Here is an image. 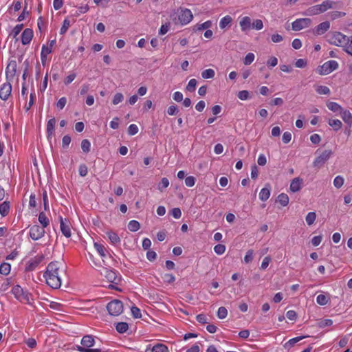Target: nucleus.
I'll list each match as a JSON object with an SVG mask.
<instances>
[{"label":"nucleus","instance_id":"1","mask_svg":"<svg viewBox=\"0 0 352 352\" xmlns=\"http://www.w3.org/2000/svg\"><path fill=\"white\" fill-rule=\"evenodd\" d=\"M59 267L57 261L50 263L43 274L46 283L53 289H58L61 285V280L59 276Z\"/></svg>","mask_w":352,"mask_h":352},{"label":"nucleus","instance_id":"2","mask_svg":"<svg viewBox=\"0 0 352 352\" xmlns=\"http://www.w3.org/2000/svg\"><path fill=\"white\" fill-rule=\"evenodd\" d=\"M319 152L320 149H318L316 153L318 154V155L313 162V167L315 168L316 170H318L323 167L325 163L329 160V158L333 155V152L330 149L324 150L321 153Z\"/></svg>","mask_w":352,"mask_h":352},{"label":"nucleus","instance_id":"3","mask_svg":"<svg viewBox=\"0 0 352 352\" xmlns=\"http://www.w3.org/2000/svg\"><path fill=\"white\" fill-rule=\"evenodd\" d=\"M12 293L14 297L21 302H25L31 305L33 300L32 294L28 291H24L20 285H15L12 289Z\"/></svg>","mask_w":352,"mask_h":352},{"label":"nucleus","instance_id":"4","mask_svg":"<svg viewBox=\"0 0 352 352\" xmlns=\"http://www.w3.org/2000/svg\"><path fill=\"white\" fill-rule=\"evenodd\" d=\"M338 67L337 61L331 60L325 62L322 65L316 69V72L320 75H327L336 70Z\"/></svg>","mask_w":352,"mask_h":352},{"label":"nucleus","instance_id":"5","mask_svg":"<svg viewBox=\"0 0 352 352\" xmlns=\"http://www.w3.org/2000/svg\"><path fill=\"white\" fill-rule=\"evenodd\" d=\"M109 314L113 316H118L123 312V304L120 300H113L107 305Z\"/></svg>","mask_w":352,"mask_h":352},{"label":"nucleus","instance_id":"6","mask_svg":"<svg viewBox=\"0 0 352 352\" xmlns=\"http://www.w3.org/2000/svg\"><path fill=\"white\" fill-rule=\"evenodd\" d=\"M328 41L337 46L343 47L346 43V36L339 32H331L327 35Z\"/></svg>","mask_w":352,"mask_h":352},{"label":"nucleus","instance_id":"7","mask_svg":"<svg viewBox=\"0 0 352 352\" xmlns=\"http://www.w3.org/2000/svg\"><path fill=\"white\" fill-rule=\"evenodd\" d=\"M45 232V229L38 225H34L30 228V236L34 241L42 238Z\"/></svg>","mask_w":352,"mask_h":352},{"label":"nucleus","instance_id":"8","mask_svg":"<svg viewBox=\"0 0 352 352\" xmlns=\"http://www.w3.org/2000/svg\"><path fill=\"white\" fill-rule=\"evenodd\" d=\"M17 64L16 60H10L6 69V79L8 81L12 80L16 72Z\"/></svg>","mask_w":352,"mask_h":352},{"label":"nucleus","instance_id":"9","mask_svg":"<svg viewBox=\"0 0 352 352\" xmlns=\"http://www.w3.org/2000/svg\"><path fill=\"white\" fill-rule=\"evenodd\" d=\"M193 18L192 12L189 9L182 10L178 15V19L182 25H186L190 23Z\"/></svg>","mask_w":352,"mask_h":352},{"label":"nucleus","instance_id":"10","mask_svg":"<svg viewBox=\"0 0 352 352\" xmlns=\"http://www.w3.org/2000/svg\"><path fill=\"white\" fill-rule=\"evenodd\" d=\"M44 256L43 254L37 255L34 258L30 259L25 267V272H32L43 261Z\"/></svg>","mask_w":352,"mask_h":352},{"label":"nucleus","instance_id":"11","mask_svg":"<svg viewBox=\"0 0 352 352\" xmlns=\"http://www.w3.org/2000/svg\"><path fill=\"white\" fill-rule=\"evenodd\" d=\"M100 274L104 276L109 283L118 284L117 280H119V278H118L116 272L106 267H102L100 270Z\"/></svg>","mask_w":352,"mask_h":352},{"label":"nucleus","instance_id":"12","mask_svg":"<svg viewBox=\"0 0 352 352\" xmlns=\"http://www.w3.org/2000/svg\"><path fill=\"white\" fill-rule=\"evenodd\" d=\"M12 91V85L10 81L3 83L0 87V98L6 100L10 96Z\"/></svg>","mask_w":352,"mask_h":352},{"label":"nucleus","instance_id":"13","mask_svg":"<svg viewBox=\"0 0 352 352\" xmlns=\"http://www.w3.org/2000/svg\"><path fill=\"white\" fill-rule=\"evenodd\" d=\"M330 28V23L329 21H324L317 25L313 30L312 32L315 35H322L325 33Z\"/></svg>","mask_w":352,"mask_h":352},{"label":"nucleus","instance_id":"14","mask_svg":"<svg viewBox=\"0 0 352 352\" xmlns=\"http://www.w3.org/2000/svg\"><path fill=\"white\" fill-rule=\"evenodd\" d=\"M33 38V30L30 28H26L21 34L22 44L26 45L29 44Z\"/></svg>","mask_w":352,"mask_h":352},{"label":"nucleus","instance_id":"15","mask_svg":"<svg viewBox=\"0 0 352 352\" xmlns=\"http://www.w3.org/2000/svg\"><path fill=\"white\" fill-rule=\"evenodd\" d=\"M308 24V19H298L292 23V29L295 31L300 30Z\"/></svg>","mask_w":352,"mask_h":352},{"label":"nucleus","instance_id":"16","mask_svg":"<svg viewBox=\"0 0 352 352\" xmlns=\"http://www.w3.org/2000/svg\"><path fill=\"white\" fill-rule=\"evenodd\" d=\"M81 344L87 349L91 348L95 344V340L92 335L84 336L81 340Z\"/></svg>","mask_w":352,"mask_h":352},{"label":"nucleus","instance_id":"17","mask_svg":"<svg viewBox=\"0 0 352 352\" xmlns=\"http://www.w3.org/2000/svg\"><path fill=\"white\" fill-rule=\"evenodd\" d=\"M270 196V184H266L265 187L262 188L259 192V199L263 201H267Z\"/></svg>","mask_w":352,"mask_h":352},{"label":"nucleus","instance_id":"18","mask_svg":"<svg viewBox=\"0 0 352 352\" xmlns=\"http://www.w3.org/2000/svg\"><path fill=\"white\" fill-rule=\"evenodd\" d=\"M60 230L62 232V234L67 238H69L71 236V230L69 225L65 223L62 217H60Z\"/></svg>","mask_w":352,"mask_h":352},{"label":"nucleus","instance_id":"19","mask_svg":"<svg viewBox=\"0 0 352 352\" xmlns=\"http://www.w3.org/2000/svg\"><path fill=\"white\" fill-rule=\"evenodd\" d=\"M56 124V119L54 118L48 120L47 124L46 133L47 138H50L54 132V126Z\"/></svg>","mask_w":352,"mask_h":352},{"label":"nucleus","instance_id":"20","mask_svg":"<svg viewBox=\"0 0 352 352\" xmlns=\"http://www.w3.org/2000/svg\"><path fill=\"white\" fill-rule=\"evenodd\" d=\"M342 120L345 123L351 126L352 124V114L349 111L342 110L340 112Z\"/></svg>","mask_w":352,"mask_h":352},{"label":"nucleus","instance_id":"21","mask_svg":"<svg viewBox=\"0 0 352 352\" xmlns=\"http://www.w3.org/2000/svg\"><path fill=\"white\" fill-rule=\"evenodd\" d=\"M301 182L302 179L299 177L294 178L291 182L290 190L294 192L298 191L301 188Z\"/></svg>","mask_w":352,"mask_h":352},{"label":"nucleus","instance_id":"22","mask_svg":"<svg viewBox=\"0 0 352 352\" xmlns=\"http://www.w3.org/2000/svg\"><path fill=\"white\" fill-rule=\"evenodd\" d=\"M240 26L242 31L249 30L251 27V19L249 16H244L240 21Z\"/></svg>","mask_w":352,"mask_h":352},{"label":"nucleus","instance_id":"23","mask_svg":"<svg viewBox=\"0 0 352 352\" xmlns=\"http://www.w3.org/2000/svg\"><path fill=\"white\" fill-rule=\"evenodd\" d=\"M330 300L329 294H319L316 298V302L320 305H326Z\"/></svg>","mask_w":352,"mask_h":352},{"label":"nucleus","instance_id":"24","mask_svg":"<svg viewBox=\"0 0 352 352\" xmlns=\"http://www.w3.org/2000/svg\"><path fill=\"white\" fill-rule=\"evenodd\" d=\"M316 91L320 95H329L331 91L329 88L327 86L323 85H314Z\"/></svg>","mask_w":352,"mask_h":352},{"label":"nucleus","instance_id":"25","mask_svg":"<svg viewBox=\"0 0 352 352\" xmlns=\"http://www.w3.org/2000/svg\"><path fill=\"white\" fill-rule=\"evenodd\" d=\"M10 211V202L4 201L0 204V214L2 217H6Z\"/></svg>","mask_w":352,"mask_h":352},{"label":"nucleus","instance_id":"26","mask_svg":"<svg viewBox=\"0 0 352 352\" xmlns=\"http://www.w3.org/2000/svg\"><path fill=\"white\" fill-rule=\"evenodd\" d=\"M345 42L343 49L346 53L352 56V35L347 36Z\"/></svg>","mask_w":352,"mask_h":352},{"label":"nucleus","instance_id":"27","mask_svg":"<svg viewBox=\"0 0 352 352\" xmlns=\"http://www.w3.org/2000/svg\"><path fill=\"white\" fill-rule=\"evenodd\" d=\"M38 221L43 228L47 227L50 224L49 219L47 217L44 212H41L38 215Z\"/></svg>","mask_w":352,"mask_h":352},{"label":"nucleus","instance_id":"28","mask_svg":"<svg viewBox=\"0 0 352 352\" xmlns=\"http://www.w3.org/2000/svg\"><path fill=\"white\" fill-rule=\"evenodd\" d=\"M107 234L112 244L116 245L120 242V239L116 232H114L113 231H109V232H107Z\"/></svg>","mask_w":352,"mask_h":352},{"label":"nucleus","instance_id":"29","mask_svg":"<svg viewBox=\"0 0 352 352\" xmlns=\"http://www.w3.org/2000/svg\"><path fill=\"white\" fill-rule=\"evenodd\" d=\"M232 21V17L230 15H226L221 19L219 22V27L221 29H224L230 25Z\"/></svg>","mask_w":352,"mask_h":352},{"label":"nucleus","instance_id":"30","mask_svg":"<svg viewBox=\"0 0 352 352\" xmlns=\"http://www.w3.org/2000/svg\"><path fill=\"white\" fill-rule=\"evenodd\" d=\"M116 329L118 333H124L128 330L129 324L125 322H120L116 324Z\"/></svg>","mask_w":352,"mask_h":352},{"label":"nucleus","instance_id":"31","mask_svg":"<svg viewBox=\"0 0 352 352\" xmlns=\"http://www.w3.org/2000/svg\"><path fill=\"white\" fill-rule=\"evenodd\" d=\"M328 123L333 129L334 131L340 130L342 126V122L338 119H330Z\"/></svg>","mask_w":352,"mask_h":352},{"label":"nucleus","instance_id":"32","mask_svg":"<svg viewBox=\"0 0 352 352\" xmlns=\"http://www.w3.org/2000/svg\"><path fill=\"white\" fill-rule=\"evenodd\" d=\"M307 336H299V337H296V338H292L290 339L288 342H287L285 344H284V347L285 349H290L291 347H292L296 343H297L298 342H299L300 340H301L303 338H307Z\"/></svg>","mask_w":352,"mask_h":352},{"label":"nucleus","instance_id":"33","mask_svg":"<svg viewBox=\"0 0 352 352\" xmlns=\"http://www.w3.org/2000/svg\"><path fill=\"white\" fill-rule=\"evenodd\" d=\"M327 107H328L329 109H330L331 111H332L333 112H341V111L342 110V107L338 104L337 102H329L327 103Z\"/></svg>","mask_w":352,"mask_h":352},{"label":"nucleus","instance_id":"34","mask_svg":"<svg viewBox=\"0 0 352 352\" xmlns=\"http://www.w3.org/2000/svg\"><path fill=\"white\" fill-rule=\"evenodd\" d=\"M334 3H335L333 1L326 0V1H324L321 4H319L320 9L321 10V13L325 12L326 10H327L329 8H332L333 4H334Z\"/></svg>","mask_w":352,"mask_h":352},{"label":"nucleus","instance_id":"35","mask_svg":"<svg viewBox=\"0 0 352 352\" xmlns=\"http://www.w3.org/2000/svg\"><path fill=\"white\" fill-rule=\"evenodd\" d=\"M333 320L331 319H321L319 320H317L316 323V326L320 327V328H324L326 327H329L332 325Z\"/></svg>","mask_w":352,"mask_h":352},{"label":"nucleus","instance_id":"36","mask_svg":"<svg viewBox=\"0 0 352 352\" xmlns=\"http://www.w3.org/2000/svg\"><path fill=\"white\" fill-rule=\"evenodd\" d=\"M277 201L283 206H286L289 203V197L285 193H281L278 196Z\"/></svg>","mask_w":352,"mask_h":352},{"label":"nucleus","instance_id":"37","mask_svg":"<svg viewBox=\"0 0 352 352\" xmlns=\"http://www.w3.org/2000/svg\"><path fill=\"white\" fill-rule=\"evenodd\" d=\"M140 228V224L138 221L131 220L128 224V229L131 232H136Z\"/></svg>","mask_w":352,"mask_h":352},{"label":"nucleus","instance_id":"38","mask_svg":"<svg viewBox=\"0 0 352 352\" xmlns=\"http://www.w3.org/2000/svg\"><path fill=\"white\" fill-rule=\"evenodd\" d=\"M11 266L8 263H3L0 265V274L3 275H8L10 274Z\"/></svg>","mask_w":352,"mask_h":352},{"label":"nucleus","instance_id":"39","mask_svg":"<svg viewBox=\"0 0 352 352\" xmlns=\"http://www.w3.org/2000/svg\"><path fill=\"white\" fill-rule=\"evenodd\" d=\"M152 352H168V349L166 345L157 344L153 347Z\"/></svg>","mask_w":352,"mask_h":352},{"label":"nucleus","instance_id":"40","mask_svg":"<svg viewBox=\"0 0 352 352\" xmlns=\"http://www.w3.org/2000/svg\"><path fill=\"white\" fill-rule=\"evenodd\" d=\"M94 248H96V250H97V252H98V254L102 256V257H104L106 256L105 254V248L103 245L100 244V243H98L97 242H95L94 243Z\"/></svg>","mask_w":352,"mask_h":352},{"label":"nucleus","instance_id":"41","mask_svg":"<svg viewBox=\"0 0 352 352\" xmlns=\"http://www.w3.org/2000/svg\"><path fill=\"white\" fill-rule=\"evenodd\" d=\"M214 71L212 69H207L201 72V76L205 79L212 78L214 76Z\"/></svg>","mask_w":352,"mask_h":352},{"label":"nucleus","instance_id":"42","mask_svg":"<svg viewBox=\"0 0 352 352\" xmlns=\"http://www.w3.org/2000/svg\"><path fill=\"white\" fill-rule=\"evenodd\" d=\"M91 144L90 142L85 139L81 142V148L85 153H89L90 151Z\"/></svg>","mask_w":352,"mask_h":352},{"label":"nucleus","instance_id":"43","mask_svg":"<svg viewBox=\"0 0 352 352\" xmlns=\"http://www.w3.org/2000/svg\"><path fill=\"white\" fill-rule=\"evenodd\" d=\"M169 185V181L167 178L163 177L158 184V190L161 192L163 191V190L166 188H167Z\"/></svg>","mask_w":352,"mask_h":352},{"label":"nucleus","instance_id":"44","mask_svg":"<svg viewBox=\"0 0 352 352\" xmlns=\"http://www.w3.org/2000/svg\"><path fill=\"white\" fill-rule=\"evenodd\" d=\"M254 60V54L253 53H248L246 54L244 60H243V64L245 65H250Z\"/></svg>","mask_w":352,"mask_h":352},{"label":"nucleus","instance_id":"45","mask_svg":"<svg viewBox=\"0 0 352 352\" xmlns=\"http://www.w3.org/2000/svg\"><path fill=\"white\" fill-rule=\"evenodd\" d=\"M228 315V311L226 307H221L217 311V316L220 319H224Z\"/></svg>","mask_w":352,"mask_h":352},{"label":"nucleus","instance_id":"46","mask_svg":"<svg viewBox=\"0 0 352 352\" xmlns=\"http://www.w3.org/2000/svg\"><path fill=\"white\" fill-rule=\"evenodd\" d=\"M344 184V179L342 176H337L335 177L334 180H333V185L335 187H336L337 188H340V187L342 186Z\"/></svg>","mask_w":352,"mask_h":352},{"label":"nucleus","instance_id":"47","mask_svg":"<svg viewBox=\"0 0 352 352\" xmlns=\"http://www.w3.org/2000/svg\"><path fill=\"white\" fill-rule=\"evenodd\" d=\"M197 80L196 79H191L188 82V85L186 86V90L190 92H192L195 90V87L197 85Z\"/></svg>","mask_w":352,"mask_h":352},{"label":"nucleus","instance_id":"48","mask_svg":"<svg viewBox=\"0 0 352 352\" xmlns=\"http://www.w3.org/2000/svg\"><path fill=\"white\" fill-rule=\"evenodd\" d=\"M70 26V21L67 19H65L63 21V25L60 30V34H64L67 31L69 27Z\"/></svg>","mask_w":352,"mask_h":352},{"label":"nucleus","instance_id":"49","mask_svg":"<svg viewBox=\"0 0 352 352\" xmlns=\"http://www.w3.org/2000/svg\"><path fill=\"white\" fill-rule=\"evenodd\" d=\"M23 28V24H19L16 25L12 30V34L13 35L14 38H16L18 34L20 33V32L22 30ZM16 41H18V38H16Z\"/></svg>","mask_w":352,"mask_h":352},{"label":"nucleus","instance_id":"50","mask_svg":"<svg viewBox=\"0 0 352 352\" xmlns=\"http://www.w3.org/2000/svg\"><path fill=\"white\" fill-rule=\"evenodd\" d=\"M214 250L219 255L223 254L226 251V246L222 244H218L214 246Z\"/></svg>","mask_w":352,"mask_h":352},{"label":"nucleus","instance_id":"51","mask_svg":"<svg viewBox=\"0 0 352 352\" xmlns=\"http://www.w3.org/2000/svg\"><path fill=\"white\" fill-rule=\"evenodd\" d=\"M321 13V10L320 9V5H316L311 7H309V15H316Z\"/></svg>","mask_w":352,"mask_h":352},{"label":"nucleus","instance_id":"52","mask_svg":"<svg viewBox=\"0 0 352 352\" xmlns=\"http://www.w3.org/2000/svg\"><path fill=\"white\" fill-rule=\"evenodd\" d=\"M237 96H238L239 98L241 99V100H245L250 98V93L247 90H243V91H240L238 93Z\"/></svg>","mask_w":352,"mask_h":352},{"label":"nucleus","instance_id":"53","mask_svg":"<svg viewBox=\"0 0 352 352\" xmlns=\"http://www.w3.org/2000/svg\"><path fill=\"white\" fill-rule=\"evenodd\" d=\"M138 132V127L135 124H131L128 128V133L130 135H134Z\"/></svg>","mask_w":352,"mask_h":352},{"label":"nucleus","instance_id":"54","mask_svg":"<svg viewBox=\"0 0 352 352\" xmlns=\"http://www.w3.org/2000/svg\"><path fill=\"white\" fill-rule=\"evenodd\" d=\"M131 314L133 318H140L142 317L140 309L137 307H132L131 309Z\"/></svg>","mask_w":352,"mask_h":352},{"label":"nucleus","instance_id":"55","mask_svg":"<svg viewBox=\"0 0 352 352\" xmlns=\"http://www.w3.org/2000/svg\"><path fill=\"white\" fill-rule=\"evenodd\" d=\"M35 93H31L30 96V100L28 104H26L25 105V109L28 111L33 105L34 100H35Z\"/></svg>","mask_w":352,"mask_h":352},{"label":"nucleus","instance_id":"56","mask_svg":"<svg viewBox=\"0 0 352 352\" xmlns=\"http://www.w3.org/2000/svg\"><path fill=\"white\" fill-rule=\"evenodd\" d=\"M124 99V96L122 95V94L121 93H117L114 97H113V99L112 100V102L113 104H119L120 102H121Z\"/></svg>","mask_w":352,"mask_h":352},{"label":"nucleus","instance_id":"57","mask_svg":"<svg viewBox=\"0 0 352 352\" xmlns=\"http://www.w3.org/2000/svg\"><path fill=\"white\" fill-rule=\"evenodd\" d=\"M79 175L81 176V177H85L87 175V173H88V168H87V166L82 164H80V166H79Z\"/></svg>","mask_w":352,"mask_h":352},{"label":"nucleus","instance_id":"58","mask_svg":"<svg viewBox=\"0 0 352 352\" xmlns=\"http://www.w3.org/2000/svg\"><path fill=\"white\" fill-rule=\"evenodd\" d=\"M252 260H253V250H249L246 252V254L244 257V262L245 263H249L252 262Z\"/></svg>","mask_w":352,"mask_h":352},{"label":"nucleus","instance_id":"59","mask_svg":"<svg viewBox=\"0 0 352 352\" xmlns=\"http://www.w3.org/2000/svg\"><path fill=\"white\" fill-rule=\"evenodd\" d=\"M195 178L193 176H188L185 179V184L188 187H192L195 184Z\"/></svg>","mask_w":352,"mask_h":352},{"label":"nucleus","instance_id":"60","mask_svg":"<svg viewBox=\"0 0 352 352\" xmlns=\"http://www.w3.org/2000/svg\"><path fill=\"white\" fill-rule=\"evenodd\" d=\"M170 214L175 219H179L182 216L181 210L179 208H174L170 210Z\"/></svg>","mask_w":352,"mask_h":352},{"label":"nucleus","instance_id":"61","mask_svg":"<svg viewBox=\"0 0 352 352\" xmlns=\"http://www.w3.org/2000/svg\"><path fill=\"white\" fill-rule=\"evenodd\" d=\"M211 25H212V22L210 21H207L201 24L198 25L197 30H207L209 28H210Z\"/></svg>","mask_w":352,"mask_h":352},{"label":"nucleus","instance_id":"62","mask_svg":"<svg viewBox=\"0 0 352 352\" xmlns=\"http://www.w3.org/2000/svg\"><path fill=\"white\" fill-rule=\"evenodd\" d=\"M309 140L314 144H318L321 141V138L318 134L314 133L309 137Z\"/></svg>","mask_w":352,"mask_h":352},{"label":"nucleus","instance_id":"63","mask_svg":"<svg viewBox=\"0 0 352 352\" xmlns=\"http://www.w3.org/2000/svg\"><path fill=\"white\" fill-rule=\"evenodd\" d=\"M178 112L179 110L176 105H171L167 109V113L170 116L176 115Z\"/></svg>","mask_w":352,"mask_h":352},{"label":"nucleus","instance_id":"64","mask_svg":"<svg viewBox=\"0 0 352 352\" xmlns=\"http://www.w3.org/2000/svg\"><path fill=\"white\" fill-rule=\"evenodd\" d=\"M263 27V21L261 19H256L252 23V28L259 30Z\"/></svg>","mask_w":352,"mask_h":352}]
</instances>
